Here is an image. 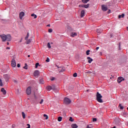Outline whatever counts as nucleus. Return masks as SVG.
I'll return each mask as SVG.
<instances>
[{"label": "nucleus", "mask_w": 128, "mask_h": 128, "mask_svg": "<svg viewBox=\"0 0 128 128\" xmlns=\"http://www.w3.org/2000/svg\"><path fill=\"white\" fill-rule=\"evenodd\" d=\"M47 26H50V24H48V25H47Z\"/></svg>", "instance_id": "nucleus-54"}, {"label": "nucleus", "mask_w": 128, "mask_h": 128, "mask_svg": "<svg viewBox=\"0 0 128 128\" xmlns=\"http://www.w3.org/2000/svg\"><path fill=\"white\" fill-rule=\"evenodd\" d=\"M108 14H110V10H109L108 12Z\"/></svg>", "instance_id": "nucleus-47"}, {"label": "nucleus", "mask_w": 128, "mask_h": 128, "mask_svg": "<svg viewBox=\"0 0 128 128\" xmlns=\"http://www.w3.org/2000/svg\"><path fill=\"white\" fill-rule=\"evenodd\" d=\"M30 55H28V58H30Z\"/></svg>", "instance_id": "nucleus-56"}, {"label": "nucleus", "mask_w": 128, "mask_h": 128, "mask_svg": "<svg viewBox=\"0 0 128 128\" xmlns=\"http://www.w3.org/2000/svg\"><path fill=\"white\" fill-rule=\"evenodd\" d=\"M102 10H103V12H106V10H108V7H106V5H102Z\"/></svg>", "instance_id": "nucleus-9"}, {"label": "nucleus", "mask_w": 128, "mask_h": 128, "mask_svg": "<svg viewBox=\"0 0 128 128\" xmlns=\"http://www.w3.org/2000/svg\"><path fill=\"white\" fill-rule=\"evenodd\" d=\"M73 76L74 78H76V76H78V74L76 73H74L73 74Z\"/></svg>", "instance_id": "nucleus-35"}, {"label": "nucleus", "mask_w": 128, "mask_h": 128, "mask_svg": "<svg viewBox=\"0 0 128 128\" xmlns=\"http://www.w3.org/2000/svg\"><path fill=\"white\" fill-rule=\"evenodd\" d=\"M87 60H88V64H92V58H90V57H88Z\"/></svg>", "instance_id": "nucleus-15"}, {"label": "nucleus", "mask_w": 128, "mask_h": 128, "mask_svg": "<svg viewBox=\"0 0 128 128\" xmlns=\"http://www.w3.org/2000/svg\"><path fill=\"white\" fill-rule=\"evenodd\" d=\"M14 82H18V81H16V80H14Z\"/></svg>", "instance_id": "nucleus-51"}, {"label": "nucleus", "mask_w": 128, "mask_h": 128, "mask_svg": "<svg viewBox=\"0 0 128 128\" xmlns=\"http://www.w3.org/2000/svg\"><path fill=\"white\" fill-rule=\"evenodd\" d=\"M127 30H128V27H127Z\"/></svg>", "instance_id": "nucleus-58"}, {"label": "nucleus", "mask_w": 128, "mask_h": 128, "mask_svg": "<svg viewBox=\"0 0 128 128\" xmlns=\"http://www.w3.org/2000/svg\"><path fill=\"white\" fill-rule=\"evenodd\" d=\"M92 122H96V118H94L92 119Z\"/></svg>", "instance_id": "nucleus-43"}, {"label": "nucleus", "mask_w": 128, "mask_h": 128, "mask_svg": "<svg viewBox=\"0 0 128 128\" xmlns=\"http://www.w3.org/2000/svg\"><path fill=\"white\" fill-rule=\"evenodd\" d=\"M4 78L6 80H10V76H8V74L4 75Z\"/></svg>", "instance_id": "nucleus-16"}, {"label": "nucleus", "mask_w": 128, "mask_h": 128, "mask_svg": "<svg viewBox=\"0 0 128 128\" xmlns=\"http://www.w3.org/2000/svg\"><path fill=\"white\" fill-rule=\"evenodd\" d=\"M48 32H52V29L49 28L48 30Z\"/></svg>", "instance_id": "nucleus-39"}, {"label": "nucleus", "mask_w": 128, "mask_h": 128, "mask_svg": "<svg viewBox=\"0 0 128 128\" xmlns=\"http://www.w3.org/2000/svg\"><path fill=\"white\" fill-rule=\"evenodd\" d=\"M40 84H44V79L43 78L40 79Z\"/></svg>", "instance_id": "nucleus-24"}, {"label": "nucleus", "mask_w": 128, "mask_h": 128, "mask_svg": "<svg viewBox=\"0 0 128 128\" xmlns=\"http://www.w3.org/2000/svg\"><path fill=\"white\" fill-rule=\"evenodd\" d=\"M118 18H124V14H122L121 15H119L118 16Z\"/></svg>", "instance_id": "nucleus-18"}, {"label": "nucleus", "mask_w": 128, "mask_h": 128, "mask_svg": "<svg viewBox=\"0 0 128 128\" xmlns=\"http://www.w3.org/2000/svg\"><path fill=\"white\" fill-rule=\"evenodd\" d=\"M127 110H128V108H127Z\"/></svg>", "instance_id": "nucleus-60"}, {"label": "nucleus", "mask_w": 128, "mask_h": 128, "mask_svg": "<svg viewBox=\"0 0 128 128\" xmlns=\"http://www.w3.org/2000/svg\"><path fill=\"white\" fill-rule=\"evenodd\" d=\"M0 38H1L2 40V42H10L12 40V36L10 34H8L6 35L4 34H2L0 35Z\"/></svg>", "instance_id": "nucleus-1"}, {"label": "nucleus", "mask_w": 128, "mask_h": 128, "mask_svg": "<svg viewBox=\"0 0 128 128\" xmlns=\"http://www.w3.org/2000/svg\"><path fill=\"white\" fill-rule=\"evenodd\" d=\"M87 92H88V90H87Z\"/></svg>", "instance_id": "nucleus-61"}, {"label": "nucleus", "mask_w": 128, "mask_h": 128, "mask_svg": "<svg viewBox=\"0 0 128 128\" xmlns=\"http://www.w3.org/2000/svg\"><path fill=\"white\" fill-rule=\"evenodd\" d=\"M52 87V90H56V85H52V86H51Z\"/></svg>", "instance_id": "nucleus-27"}, {"label": "nucleus", "mask_w": 128, "mask_h": 128, "mask_svg": "<svg viewBox=\"0 0 128 128\" xmlns=\"http://www.w3.org/2000/svg\"><path fill=\"white\" fill-rule=\"evenodd\" d=\"M70 102H72V100L70 98H64V103L66 104H70Z\"/></svg>", "instance_id": "nucleus-3"}, {"label": "nucleus", "mask_w": 128, "mask_h": 128, "mask_svg": "<svg viewBox=\"0 0 128 128\" xmlns=\"http://www.w3.org/2000/svg\"><path fill=\"white\" fill-rule=\"evenodd\" d=\"M44 102V99H42L40 102V104H42Z\"/></svg>", "instance_id": "nucleus-41"}, {"label": "nucleus", "mask_w": 128, "mask_h": 128, "mask_svg": "<svg viewBox=\"0 0 128 128\" xmlns=\"http://www.w3.org/2000/svg\"><path fill=\"white\" fill-rule=\"evenodd\" d=\"M76 36H78V34H76V32H72L70 34V36H72V38Z\"/></svg>", "instance_id": "nucleus-12"}, {"label": "nucleus", "mask_w": 128, "mask_h": 128, "mask_svg": "<svg viewBox=\"0 0 128 128\" xmlns=\"http://www.w3.org/2000/svg\"><path fill=\"white\" fill-rule=\"evenodd\" d=\"M11 66L12 68H16V62L14 59H12L11 62Z\"/></svg>", "instance_id": "nucleus-4"}, {"label": "nucleus", "mask_w": 128, "mask_h": 128, "mask_svg": "<svg viewBox=\"0 0 128 128\" xmlns=\"http://www.w3.org/2000/svg\"><path fill=\"white\" fill-rule=\"evenodd\" d=\"M46 89L48 90V92H50V90H52V86H48L46 88Z\"/></svg>", "instance_id": "nucleus-22"}, {"label": "nucleus", "mask_w": 128, "mask_h": 128, "mask_svg": "<svg viewBox=\"0 0 128 128\" xmlns=\"http://www.w3.org/2000/svg\"><path fill=\"white\" fill-rule=\"evenodd\" d=\"M4 86V84H2V79L0 78V86Z\"/></svg>", "instance_id": "nucleus-29"}, {"label": "nucleus", "mask_w": 128, "mask_h": 128, "mask_svg": "<svg viewBox=\"0 0 128 128\" xmlns=\"http://www.w3.org/2000/svg\"><path fill=\"white\" fill-rule=\"evenodd\" d=\"M24 16V12H22L19 14V17L20 20H22V18Z\"/></svg>", "instance_id": "nucleus-7"}, {"label": "nucleus", "mask_w": 128, "mask_h": 128, "mask_svg": "<svg viewBox=\"0 0 128 128\" xmlns=\"http://www.w3.org/2000/svg\"><path fill=\"white\" fill-rule=\"evenodd\" d=\"M6 50H10V47H6Z\"/></svg>", "instance_id": "nucleus-46"}, {"label": "nucleus", "mask_w": 128, "mask_h": 128, "mask_svg": "<svg viewBox=\"0 0 128 128\" xmlns=\"http://www.w3.org/2000/svg\"><path fill=\"white\" fill-rule=\"evenodd\" d=\"M26 94L28 95L30 94H32V87L30 86L28 87L26 90Z\"/></svg>", "instance_id": "nucleus-5"}, {"label": "nucleus", "mask_w": 128, "mask_h": 128, "mask_svg": "<svg viewBox=\"0 0 128 128\" xmlns=\"http://www.w3.org/2000/svg\"><path fill=\"white\" fill-rule=\"evenodd\" d=\"M96 100L98 102L102 103L104 101L102 100V96L98 92H97L96 95Z\"/></svg>", "instance_id": "nucleus-2"}, {"label": "nucleus", "mask_w": 128, "mask_h": 128, "mask_svg": "<svg viewBox=\"0 0 128 128\" xmlns=\"http://www.w3.org/2000/svg\"><path fill=\"white\" fill-rule=\"evenodd\" d=\"M28 127L26 128H30V124H27Z\"/></svg>", "instance_id": "nucleus-44"}, {"label": "nucleus", "mask_w": 128, "mask_h": 128, "mask_svg": "<svg viewBox=\"0 0 128 128\" xmlns=\"http://www.w3.org/2000/svg\"><path fill=\"white\" fill-rule=\"evenodd\" d=\"M92 72H88L87 74H90Z\"/></svg>", "instance_id": "nucleus-50"}, {"label": "nucleus", "mask_w": 128, "mask_h": 128, "mask_svg": "<svg viewBox=\"0 0 128 128\" xmlns=\"http://www.w3.org/2000/svg\"><path fill=\"white\" fill-rule=\"evenodd\" d=\"M26 40V44H28L32 42V39L27 40Z\"/></svg>", "instance_id": "nucleus-21"}, {"label": "nucleus", "mask_w": 128, "mask_h": 128, "mask_svg": "<svg viewBox=\"0 0 128 128\" xmlns=\"http://www.w3.org/2000/svg\"><path fill=\"white\" fill-rule=\"evenodd\" d=\"M22 40L21 39V40H20V42H22Z\"/></svg>", "instance_id": "nucleus-53"}, {"label": "nucleus", "mask_w": 128, "mask_h": 128, "mask_svg": "<svg viewBox=\"0 0 128 128\" xmlns=\"http://www.w3.org/2000/svg\"><path fill=\"white\" fill-rule=\"evenodd\" d=\"M86 128H90V126H88Z\"/></svg>", "instance_id": "nucleus-52"}, {"label": "nucleus", "mask_w": 128, "mask_h": 128, "mask_svg": "<svg viewBox=\"0 0 128 128\" xmlns=\"http://www.w3.org/2000/svg\"><path fill=\"white\" fill-rule=\"evenodd\" d=\"M38 66H40V63L37 62L36 64V68H38Z\"/></svg>", "instance_id": "nucleus-34"}, {"label": "nucleus", "mask_w": 128, "mask_h": 128, "mask_svg": "<svg viewBox=\"0 0 128 128\" xmlns=\"http://www.w3.org/2000/svg\"><path fill=\"white\" fill-rule=\"evenodd\" d=\"M48 48H52V46H50V44L48 43Z\"/></svg>", "instance_id": "nucleus-40"}, {"label": "nucleus", "mask_w": 128, "mask_h": 128, "mask_svg": "<svg viewBox=\"0 0 128 128\" xmlns=\"http://www.w3.org/2000/svg\"><path fill=\"white\" fill-rule=\"evenodd\" d=\"M56 80V78L54 77H52L50 78V80Z\"/></svg>", "instance_id": "nucleus-42"}, {"label": "nucleus", "mask_w": 128, "mask_h": 128, "mask_svg": "<svg viewBox=\"0 0 128 128\" xmlns=\"http://www.w3.org/2000/svg\"><path fill=\"white\" fill-rule=\"evenodd\" d=\"M46 62H50V58H48L46 60Z\"/></svg>", "instance_id": "nucleus-37"}, {"label": "nucleus", "mask_w": 128, "mask_h": 128, "mask_svg": "<svg viewBox=\"0 0 128 128\" xmlns=\"http://www.w3.org/2000/svg\"><path fill=\"white\" fill-rule=\"evenodd\" d=\"M71 126L72 128H78V124H72Z\"/></svg>", "instance_id": "nucleus-13"}, {"label": "nucleus", "mask_w": 128, "mask_h": 128, "mask_svg": "<svg viewBox=\"0 0 128 128\" xmlns=\"http://www.w3.org/2000/svg\"><path fill=\"white\" fill-rule=\"evenodd\" d=\"M84 4H86L88 2H90V0H82Z\"/></svg>", "instance_id": "nucleus-25"}, {"label": "nucleus", "mask_w": 128, "mask_h": 128, "mask_svg": "<svg viewBox=\"0 0 128 128\" xmlns=\"http://www.w3.org/2000/svg\"><path fill=\"white\" fill-rule=\"evenodd\" d=\"M90 50H88L86 52V54L87 56H88V54H90Z\"/></svg>", "instance_id": "nucleus-36"}, {"label": "nucleus", "mask_w": 128, "mask_h": 128, "mask_svg": "<svg viewBox=\"0 0 128 128\" xmlns=\"http://www.w3.org/2000/svg\"><path fill=\"white\" fill-rule=\"evenodd\" d=\"M110 78V80H112V78L111 77Z\"/></svg>", "instance_id": "nucleus-59"}, {"label": "nucleus", "mask_w": 128, "mask_h": 128, "mask_svg": "<svg viewBox=\"0 0 128 128\" xmlns=\"http://www.w3.org/2000/svg\"><path fill=\"white\" fill-rule=\"evenodd\" d=\"M102 30H100V29H98V30H96V32H97L98 34H102Z\"/></svg>", "instance_id": "nucleus-20"}, {"label": "nucleus", "mask_w": 128, "mask_h": 128, "mask_svg": "<svg viewBox=\"0 0 128 128\" xmlns=\"http://www.w3.org/2000/svg\"><path fill=\"white\" fill-rule=\"evenodd\" d=\"M22 116L23 118H26V114L24 112H22Z\"/></svg>", "instance_id": "nucleus-28"}, {"label": "nucleus", "mask_w": 128, "mask_h": 128, "mask_svg": "<svg viewBox=\"0 0 128 128\" xmlns=\"http://www.w3.org/2000/svg\"><path fill=\"white\" fill-rule=\"evenodd\" d=\"M57 66V68H58V66Z\"/></svg>", "instance_id": "nucleus-57"}, {"label": "nucleus", "mask_w": 128, "mask_h": 128, "mask_svg": "<svg viewBox=\"0 0 128 128\" xmlns=\"http://www.w3.org/2000/svg\"><path fill=\"white\" fill-rule=\"evenodd\" d=\"M119 50H120V43H119Z\"/></svg>", "instance_id": "nucleus-48"}, {"label": "nucleus", "mask_w": 128, "mask_h": 128, "mask_svg": "<svg viewBox=\"0 0 128 128\" xmlns=\"http://www.w3.org/2000/svg\"><path fill=\"white\" fill-rule=\"evenodd\" d=\"M60 69L59 70L60 71V72H64V70H66V69L62 67V68H60Z\"/></svg>", "instance_id": "nucleus-19"}, {"label": "nucleus", "mask_w": 128, "mask_h": 128, "mask_svg": "<svg viewBox=\"0 0 128 128\" xmlns=\"http://www.w3.org/2000/svg\"><path fill=\"white\" fill-rule=\"evenodd\" d=\"M1 92H2L3 94H6V90H4V88H2L1 89Z\"/></svg>", "instance_id": "nucleus-14"}, {"label": "nucleus", "mask_w": 128, "mask_h": 128, "mask_svg": "<svg viewBox=\"0 0 128 128\" xmlns=\"http://www.w3.org/2000/svg\"><path fill=\"white\" fill-rule=\"evenodd\" d=\"M122 80H124V78L122 77H118V78L117 82L118 84H120L122 82Z\"/></svg>", "instance_id": "nucleus-8"}, {"label": "nucleus", "mask_w": 128, "mask_h": 128, "mask_svg": "<svg viewBox=\"0 0 128 128\" xmlns=\"http://www.w3.org/2000/svg\"><path fill=\"white\" fill-rule=\"evenodd\" d=\"M69 120H70V122H74V119L72 118V117H70V119H69Z\"/></svg>", "instance_id": "nucleus-38"}, {"label": "nucleus", "mask_w": 128, "mask_h": 128, "mask_svg": "<svg viewBox=\"0 0 128 128\" xmlns=\"http://www.w3.org/2000/svg\"><path fill=\"white\" fill-rule=\"evenodd\" d=\"M84 14H86L84 10H82L80 13V17L84 18Z\"/></svg>", "instance_id": "nucleus-11"}, {"label": "nucleus", "mask_w": 128, "mask_h": 128, "mask_svg": "<svg viewBox=\"0 0 128 128\" xmlns=\"http://www.w3.org/2000/svg\"><path fill=\"white\" fill-rule=\"evenodd\" d=\"M17 66H18V68H20V64H17Z\"/></svg>", "instance_id": "nucleus-45"}, {"label": "nucleus", "mask_w": 128, "mask_h": 128, "mask_svg": "<svg viewBox=\"0 0 128 128\" xmlns=\"http://www.w3.org/2000/svg\"><path fill=\"white\" fill-rule=\"evenodd\" d=\"M62 120V116H59L58 118V122H60L61 120Z\"/></svg>", "instance_id": "nucleus-26"}, {"label": "nucleus", "mask_w": 128, "mask_h": 128, "mask_svg": "<svg viewBox=\"0 0 128 128\" xmlns=\"http://www.w3.org/2000/svg\"><path fill=\"white\" fill-rule=\"evenodd\" d=\"M44 118H46V120H48V115L44 114Z\"/></svg>", "instance_id": "nucleus-32"}, {"label": "nucleus", "mask_w": 128, "mask_h": 128, "mask_svg": "<svg viewBox=\"0 0 128 128\" xmlns=\"http://www.w3.org/2000/svg\"><path fill=\"white\" fill-rule=\"evenodd\" d=\"M7 44L8 46L10 44V43L8 42Z\"/></svg>", "instance_id": "nucleus-55"}, {"label": "nucleus", "mask_w": 128, "mask_h": 128, "mask_svg": "<svg viewBox=\"0 0 128 128\" xmlns=\"http://www.w3.org/2000/svg\"><path fill=\"white\" fill-rule=\"evenodd\" d=\"M119 106H120V110H124V106H122V104H119Z\"/></svg>", "instance_id": "nucleus-30"}, {"label": "nucleus", "mask_w": 128, "mask_h": 128, "mask_svg": "<svg viewBox=\"0 0 128 128\" xmlns=\"http://www.w3.org/2000/svg\"><path fill=\"white\" fill-rule=\"evenodd\" d=\"M31 16H34V18H38V16L34 14H32Z\"/></svg>", "instance_id": "nucleus-23"}, {"label": "nucleus", "mask_w": 128, "mask_h": 128, "mask_svg": "<svg viewBox=\"0 0 128 128\" xmlns=\"http://www.w3.org/2000/svg\"><path fill=\"white\" fill-rule=\"evenodd\" d=\"M23 68H24V70H28V64H25V66H24Z\"/></svg>", "instance_id": "nucleus-33"}, {"label": "nucleus", "mask_w": 128, "mask_h": 128, "mask_svg": "<svg viewBox=\"0 0 128 128\" xmlns=\"http://www.w3.org/2000/svg\"><path fill=\"white\" fill-rule=\"evenodd\" d=\"M90 6V4H81L79 5L80 8H88V7Z\"/></svg>", "instance_id": "nucleus-6"}, {"label": "nucleus", "mask_w": 128, "mask_h": 128, "mask_svg": "<svg viewBox=\"0 0 128 128\" xmlns=\"http://www.w3.org/2000/svg\"><path fill=\"white\" fill-rule=\"evenodd\" d=\"M99 48H100V47H96V50H99Z\"/></svg>", "instance_id": "nucleus-49"}, {"label": "nucleus", "mask_w": 128, "mask_h": 128, "mask_svg": "<svg viewBox=\"0 0 128 128\" xmlns=\"http://www.w3.org/2000/svg\"><path fill=\"white\" fill-rule=\"evenodd\" d=\"M34 100H33V102H38V98L36 94L34 95Z\"/></svg>", "instance_id": "nucleus-17"}, {"label": "nucleus", "mask_w": 128, "mask_h": 128, "mask_svg": "<svg viewBox=\"0 0 128 128\" xmlns=\"http://www.w3.org/2000/svg\"><path fill=\"white\" fill-rule=\"evenodd\" d=\"M34 74V76H38V74H40V71H38V70H35Z\"/></svg>", "instance_id": "nucleus-10"}, {"label": "nucleus", "mask_w": 128, "mask_h": 128, "mask_svg": "<svg viewBox=\"0 0 128 128\" xmlns=\"http://www.w3.org/2000/svg\"><path fill=\"white\" fill-rule=\"evenodd\" d=\"M28 36H29V34H28V32L27 36H26L25 38L26 40H28Z\"/></svg>", "instance_id": "nucleus-31"}]
</instances>
